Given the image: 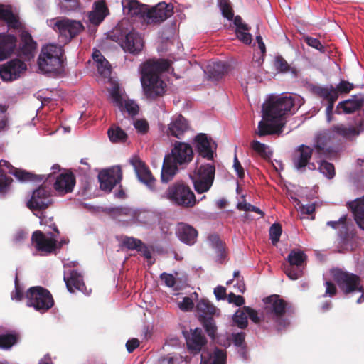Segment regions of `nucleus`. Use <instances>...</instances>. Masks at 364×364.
<instances>
[{
    "label": "nucleus",
    "instance_id": "obj_55",
    "mask_svg": "<svg viewBox=\"0 0 364 364\" xmlns=\"http://www.w3.org/2000/svg\"><path fill=\"white\" fill-rule=\"evenodd\" d=\"M353 88V84L345 80L341 81L336 87H335V89L338 91V95L339 93H348Z\"/></svg>",
    "mask_w": 364,
    "mask_h": 364
},
{
    "label": "nucleus",
    "instance_id": "obj_40",
    "mask_svg": "<svg viewBox=\"0 0 364 364\" xmlns=\"http://www.w3.org/2000/svg\"><path fill=\"white\" fill-rule=\"evenodd\" d=\"M306 259V256L304 252L299 250H293L287 256V260L288 264L302 267Z\"/></svg>",
    "mask_w": 364,
    "mask_h": 364
},
{
    "label": "nucleus",
    "instance_id": "obj_15",
    "mask_svg": "<svg viewBox=\"0 0 364 364\" xmlns=\"http://www.w3.org/2000/svg\"><path fill=\"white\" fill-rule=\"evenodd\" d=\"M190 128L188 122L181 114L173 116L167 126L166 133L168 136L181 138Z\"/></svg>",
    "mask_w": 364,
    "mask_h": 364
},
{
    "label": "nucleus",
    "instance_id": "obj_56",
    "mask_svg": "<svg viewBox=\"0 0 364 364\" xmlns=\"http://www.w3.org/2000/svg\"><path fill=\"white\" fill-rule=\"evenodd\" d=\"M237 208L240 210H244V211H252L257 213L260 214L261 215H263L262 211L259 209L258 208L252 205L250 203H247L246 202H241L237 204Z\"/></svg>",
    "mask_w": 364,
    "mask_h": 364
},
{
    "label": "nucleus",
    "instance_id": "obj_6",
    "mask_svg": "<svg viewBox=\"0 0 364 364\" xmlns=\"http://www.w3.org/2000/svg\"><path fill=\"white\" fill-rule=\"evenodd\" d=\"M47 23L65 41L74 38L84 28L80 21L67 18H53L48 20Z\"/></svg>",
    "mask_w": 364,
    "mask_h": 364
},
{
    "label": "nucleus",
    "instance_id": "obj_25",
    "mask_svg": "<svg viewBox=\"0 0 364 364\" xmlns=\"http://www.w3.org/2000/svg\"><path fill=\"white\" fill-rule=\"evenodd\" d=\"M16 38L9 34H0V61L7 58L16 47Z\"/></svg>",
    "mask_w": 364,
    "mask_h": 364
},
{
    "label": "nucleus",
    "instance_id": "obj_41",
    "mask_svg": "<svg viewBox=\"0 0 364 364\" xmlns=\"http://www.w3.org/2000/svg\"><path fill=\"white\" fill-rule=\"evenodd\" d=\"M109 140L113 143L124 142L127 138V134L119 127H112L107 131Z\"/></svg>",
    "mask_w": 364,
    "mask_h": 364
},
{
    "label": "nucleus",
    "instance_id": "obj_64",
    "mask_svg": "<svg viewBox=\"0 0 364 364\" xmlns=\"http://www.w3.org/2000/svg\"><path fill=\"white\" fill-rule=\"evenodd\" d=\"M139 346V341L136 338L130 339L126 343V348L129 353H132Z\"/></svg>",
    "mask_w": 364,
    "mask_h": 364
},
{
    "label": "nucleus",
    "instance_id": "obj_1",
    "mask_svg": "<svg viewBox=\"0 0 364 364\" xmlns=\"http://www.w3.org/2000/svg\"><path fill=\"white\" fill-rule=\"evenodd\" d=\"M301 104L302 99L298 95L269 96L262 105V120L258 124L256 134L264 136L281 133L285 115L294 112Z\"/></svg>",
    "mask_w": 364,
    "mask_h": 364
},
{
    "label": "nucleus",
    "instance_id": "obj_26",
    "mask_svg": "<svg viewBox=\"0 0 364 364\" xmlns=\"http://www.w3.org/2000/svg\"><path fill=\"white\" fill-rule=\"evenodd\" d=\"M109 11L104 1L94 4V8L89 14V20L94 25L100 24L108 14Z\"/></svg>",
    "mask_w": 364,
    "mask_h": 364
},
{
    "label": "nucleus",
    "instance_id": "obj_53",
    "mask_svg": "<svg viewBox=\"0 0 364 364\" xmlns=\"http://www.w3.org/2000/svg\"><path fill=\"white\" fill-rule=\"evenodd\" d=\"M208 242H210V245L215 249V251L218 255H222L223 252V247L222 242L219 239L218 236L210 235L208 237Z\"/></svg>",
    "mask_w": 364,
    "mask_h": 364
},
{
    "label": "nucleus",
    "instance_id": "obj_19",
    "mask_svg": "<svg viewBox=\"0 0 364 364\" xmlns=\"http://www.w3.org/2000/svg\"><path fill=\"white\" fill-rule=\"evenodd\" d=\"M132 163L134 167L138 178L149 188L152 189L154 187L156 181L151 171L145 164L138 159H133Z\"/></svg>",
    "mask_w": 364,
    "mask_h": 364
},
{
    "label": "nucleus",
    "instance_id": "obj_37",
    "mask_svg": "<svg viewBox=\"0 0 364 364\" xmlns=\"http://www.w3.org/2000/svg\"><path fill=\"white\" fill-rule=\"evenodd\" d=\"M226 353L223 350L215 348L212 354L206 357L205 354L201 355V364H225Z\"/></svg>",
    "mask_w": 364,
    "mask_h": 364
},
{
    "label": "nucleus",
    "instance_id": "obj_32",
    "mask_svg": "<svg viewBox=\"0 0 364 364\" xmlns=\"http://www.w3.org/2000/svg\"><path fill=\"white\" fill-rule=\"evenodd\" d=\"M196 310L198 316L203 320L205 319L206 316L218 314V310L208 300L205 299H202L198 302Z\"/></svg>",
    "mask_w": 364,
    "mask_h": 364
},
{
    "label": "nucleus",
    "instance_id": "obj_47",
    "mask_svg": "<svg viewBox=\"0 0 364 364\" xmlns=\"http://www.w3.org/2000/svg\"><path fill=\"white\" fill-rule=\"evenodd\" d=\"M203 327L208 335L213 339H215L217 336V326L215 322L211 318L203 320Z\"/></svg>",
    "mask_w": 364,
    "mask_h": 364
},
{
    "label": "nucleus",
    "instance_id": "obj_3",
    "mask_svg": "<svg viewBox=\"0 0 364 364\" xmlns=\"http://www.w3.org/2000/svg\"><path fill=\"white\" fill-rule=\"evenodd\" d=\"M192 147L186 143L177 141L170 154H167L163 163L161 180L168 182L176 174L178 165L189 163L193 159Z\"/></svg>",
    "mask_w": 364,
    "mask_h": 364
},
{
    "label": "nucleus",
    "instance_id": "obj_52",
    "mask_svg": "<svg viewBox=\"0 0 364 364\" xmlns=\"http://www.w3.org/2000/svg\"><path fill=\"white\" fill-rule=\"evenodd\" d=\"M220 9L224 17L231 19L233 17V13L229 3L226 0H220L219 2Z\"/></svg>",
    "mask_w": 364,
    "mask_h": 364
},
{
    "label": "nucleus",
    "instance_id": "obj_62",
    "mask_svg": "<svg viewBox=\"0 0 364 364\" xmlns=\"http://www.w3.org/2000/svg\"><path fill=\"white\" fill-rule=\"evenodd\" d=\"M228 299L230 303H234L237 306H242L245 303V300L242 296L235 295L233 293L228 295Z\"/></svg>",
    "mask_w": 364,
    "mask_h": 364
},
{
    "label": "nucleus",
    "instance_id": "obj_12",
    "mask_svg": "<svg viewBox=\"0 0 364 364\" xmlns=\"http://www.w3.org/2000/svg\"><path fill=\"white\" fill-rule=\"evenodd\" d=\"M32 241L36 249L44 254L51 253L57 247L56 235L51 233L43 234L41 231H35Z\"/></svg>",
    "mask_w": 364,
    "mask_h": 364
},
{
    "label": "nucleus",
    "instance_id": "obj_22",
    "mask_svg": "<svg viewBox=\"0 0 364 364\" xmlns=\"http://www.w3.org/2000/svg\"><path fill=\"white\" fill-rule=\"evenodd\" d=\"M176 235L183 242L193 245L196 241L198 232L190 225L179 223L176 226Z\"/></svg>",
    "mask_w": 364,
    "mask_h": 364
},
{
    "label": "nucleus",
    "instance_id": "obj_50",
    "mask_svg": "<svg viewBox=\"0 0 364 364\" xmlns=\"http://www.w3.org/2000/svg\"><path fill=\"white\" fill-rule=\"evenodd\" d=\"M11 174L14 175L18 181L22 182L32 181L34 179V176L32 173L16 168H14Z\"/></svg>",
    "mask_w": 364,
    "mask_h": 364
},
{
    "label": "nucleus",
    "instance_id": "obj_7",
    "mask_svg": "<svg viewBox=\"0 0 364 364\" xmlns=\"http://www.w3.org/2000/svg\"><path fill=\"white\" fill-rule=\"evenodd\" d=\"M215 166L210 164L200 166L190 177L194 188L198 193L207 192L212 186L215 178Z\"/></svg>",
    "mask_w": 364,
    "mask_h": 364
},
{
    "label": "nucleus",
    "instance_id": "obj_36",
    "mask_svg": "<svg viewBox=\"0 0 364 364\" xmlns=\"http://www.w3.org/2000/svg\"><path fill=\"white\" fill-rule=\"evenodd\" d=\"M0 19L6 21L10 28H17L21 26L18 18L6 6L0 5Z\"/></svg>",
    "mask_w": 364,
    "mask_h": 364
},
{
    "label": "nucleus",
    "instance_id": "obj_63",
    "mask_svg": "<svg viewBox=\"0 0 364 364\" xmlns=\"http://www.w3.org/2000/svg\"><path fill=\"white\" fill-rule=\"evenodd\" d=\"M245 311L247 314V316L254 323H258L259 322V318L257 315V313L254 309L248 306H245Z\"/></svg>",
    "mask_w": 364,
    "mask_h": 364
},
{
    "label": "nucleus",
    "instance_id": "obj_28",
    "mask_svg": "<svg viewBox=\"0 0 364 364\" xmlns=\"http://www.w3.org/2000/svg\"><path fill=\"white\" fill-rule=\"evenodd\" d=\"M266 310L276 316H280L285 312V302L277 295L271 296L266 299Z\"/></svg>",
    "mask_w": 364,
    "mask_h": 364
},
{
    "label": "nucleus",
    "instance_id": "obj_9",
    "mask_svg": "<svg viewBox=\"0 0 364 364\" xmlns=\"http://www.w3.org/2000/svg\"><path fill=\"white\" fill-rule=\"evenodd\" d=\"M334 279L346 294L353 291L363 292L360 278L353 274L336 271L334 274Z\"/></svg>",
    "mask_w": 364,
    "mask_h": 364
},
{
    "label": "nucleus",
    "instance_id": "obj_20",
    "mask_svg": "<svg viewBox=\"0 0 364 364\" xmlns=\"http://www.w3.org/2000/svg\"><path fill=\"white\" fill-rule=\"evenodd\" d=\"M75 184L74 176L71 173H61L55 181L54 188L60 195L72 192Z\"/></svg>",
    "mask_w": 364,
    "mask_h": 364
},
{
    "label": "nucleus",
    "instance_id": "obj_42",
    "mask_svg": "<svg viewBox=\"0 0 364 364\" xmlns=\"http://www.w3.org/2000/svg\"><path fill=\"white\" fill-rule=\"evenodd\" d=\"M282 269L287 276L292 280H296L303 275L301 267H296L290 264H283Z\"/></svg>",
    "mask_w": 364,
    "mask_h": 364
},
{
    "label": "nucleus",
    "instance_id": "obj_16",
    "mask_svg": "<svg viewBox=\"0 0 364 364\" xmlns=\"http://www.w3.org/2000/svg\"><path fill=\"white\" fill-rule=\"evenodd\" d=\"M51 203L50 192L45 188H39L34 191L28 206L31 210L46 208Z\"/></svg>",
    "mask_w": 364,
    "mask_h": 364
},
{
    "label": "nucleus",
    "instance_id": "obj_58",
    "mask_svg": "<svg viewBox=\"0 0 364 364\" xmlns=\"http://www.w3.org/2000/svg\"><path fill=\"white\" fill-rule=\"evenodd\" d=\"M275 68L280 72H287L289 69V66L287 62L282 58H277L274 63Z\"/></svg>",
    "mask_w": 364,
    "mask_h": 364
},
{
    "label": "nucleus",
    "instance_id": "obj_10",
    "mask_svg": "<svg viewBox=\"0 0 364 364\" xmlns=\"http://www.w3.org/2000/svg\"><path fill=\"white\" fill-rule=\"evenodd\" d=\"M173 6L160 2L156 6L149 9L147 6L144 21L147 24L160 23L172 15Z\"/></svg>",
    "mask_w": 364,
    "mask_h": 364
},
{
    "label": "nucleus",
    "instance_id": "obj_43",
    "mask_svg": "<svg viewBox=\"0 0 364 364\" xmlns=\"http://www.w3.org/2000/svg\"><path fill=\"white\" fill-rule=\"evenodd\" d=\"M234 323L240 328H245L247 326V314L245 306L238 309L233 316Z\"/></svg>",
    "mask_w": 364,
    "mask_h": 364
},
{
    "label": "nucleus",
    "instance_id": "obj_17",
    "mask_svg": "<svg viewBox=\"0 0 364 364\" xmlns=\"http://www.w3.org/2000/svg\"><path fill=\"white\" fill-rule=\"evenodd\" d=\"M186 338L188 350L194 354L199 353L206 343L202 330L199 328L191 329Z\"/></svg>",
    "mask_w": 364,
    "mask_h": 364
},
{
    "label": "nucleus",
    "instance_id": "obj_54",
    "mask_svg": "<svg viewBox=\"0 0 364 364\" xmlns=\"http://www.w3.org/2000/svg\"><path fill=\"white\" fill-rule=\"evenodd\" d=\"M304 41L311 47L321 51L324 52V47L317 38L309 36L304 37Z\"/></svg>",
    "mask_w": 364,
    "mask_h": 364
},
{
    "label": "nucleus",
    "instance_id": "obj_49",
    "mask_svg": "<svg viewBox=\"0 0 364 364\" xmlns=\"http://www.w3.org/2000/svg\"><path fill=\"white\" fill-rule=\"evenodd\" d=\"M120 110L122 112L126 111L130 115H135L138 113L139 107L134 101L127 97L124 101L123 107Z\"/></svg>",
    "mask_w": 364,
    "mask_h": 364
},
{
    "label": "nucleus",
    "instance_id": "obj_23",
    "mask_svg": "<svg viewBox=\"0 0 364 364\" xmlns=\"http://www.w3.org/2000/svg\"><path fill=\"white\" fill-rule=\"evenodd\" d=\"M312 155V149L308 146L301 145L295 150L293 156V164L297 170L304 168Z\"/></svg>",
    "mask_w": 364,
    "mask_h": 364
},
{
    "label": "nucleus",
    "instance_id": "obj_11",
    "mask_svg": "<svg viewBox=\"0 0 364 364\" xmlns=\"http://www.w3.org/2000/svg\"><path fill=\"white\" fill-rule=\"evenodd\" d=\"M26 68V65L18 59L10 60L0 66V78L5 82L15 80L21 77Z\"/></svg>",
    "mask_w": 364,
    "mask_h": 364
},
{
    "label": "nucleus",
    "instance_id": "obj_59",
    "mask_svg": "<svg viewBox=\"0 0 364 364\" xmlns=\"http://www.w3.org/2000/svg\"><path fill=\"white\" fill-rule=\"evenodd\" d=\"M178 307L182 311H190L193 308V302L192 299L189 297H184L181 302L178 303Z\"/></svg>",
    "mask_w": 364,
    "mask_h": 364
},
{
    "label": "nucleus",
    "instance_id": "obj_24",
    "mask_svg": "<svg viewBox=\"0 0 364 364\" xmlns=\"http://www.w3.org/2000/svg\"><path fill=\"white\" fill-rule=\"evenodd\" d=\"M122 7L124 14L131 16H139L144 20L146 5L140 4L136 0H123Z\"/></svg>",
    "mask_w": 364,
    "mask_h": 364
},
{
    "label": "nucleus",
    "instance_id": "obj_60",
    "mask_svg": "<svg viewBox=\"0 0 364 364\" xmlns=\"http://www.w3.org/2000/svg\"><path fill=\"white\" fill-rule=\"evenodd\" d=\"M160 277L164 284L168 287H173L176 283V279L171 274H167L164 272L161 274Z\"/></svg>",
    "mask_w": 364,
    "mask_h": 364
},
{
    "label": "nucleus",
    "instance_id": "obj_29",
    "mask_svg": "<svg viewBox=\"0 0 364 364\" xmlns=\"http://www.w3.org/2000/svg\"><path fill=\"white\" fill-rule=\"evenodd\" d=\"M14 169V167L11 166V164L5 160H0V172L1 174H0V193H5L11 182V178L6 176L4 173H11L13 172Z\"/></svg>",
    "mask_w": 364,
    "mask_h": 364
},
{
    "label": "nucleus",
    "instance_id": "obj_45",
    "mask_svg": "<svg viewBox=\"0 0 364 364\" xmlns=\"http://www.w3.org/2000/svg\"><path fill=\"white\" fill-rule=\"evenodd\" d=\"M17 342V337L15 334H0V348L9 349Z\"/></svg>",
    "mask_w": 364,
    "mask_h": 364
},
{
    "label": "nucleus",
    "instance_id": "obj_30",
    "mask_svg": "<svg viewBox=\"0 0 364 364\" xmlns=\"http://www.w3.org/2000/svg\"><path fill=\"white\" fill-rule=\"evenodd\" d=\"M336 132L341 136L347 139H351L358 136L364 131V123L363 120L359 121L356 126L346 127L344 125L338 126Z\"/></svg>",
    "mask_w": 364,
    "mask_h": 364
},
{
    "label": "nucleus",
    "instance_id": "obj_13",
    "mask_svg": "<svg viewBox=\"0 0 364 364\" xmlns=\"http://www.w3.org/2000/svg\"><path fill=\"white\" fill-rule=\"evenodd\" d=\"M122 170L119 166L102 171L98 178L100 188L105 191H111L114 186L122 179Z\"/></svg>",
    "mask_w": 364,
    "mask_h": 364
},
{
    "label": "nucleus",
    "instance_id": "obj_2",
    "mask_svg": "<svg viewBox=\"0 0 364 364\" xmlns=\"http://www.w3.org/2000/svg\"><path fill=\"white\" fill-rule=\"evenodd\" d=\"M170 63L166 60H147L141 63L139 68L141 75L140 81L144 95L154 100L164 95L166 84L161 79V73L168 70Z\"/></svg>",
    "mask_w": 364,
    "mask_h": 364
},
{
    "label": "nucleus",
    "instance_id": "obj_38",
    "mask_svg": "<svg viewBox=\"0 0 364 364\" xmlns=\"http://www.w3.org/2000/svg\"><path fill=\"white\" fill-rule=\"evenodd\" d=\"M314 92L318 96L329 102H335L338 99V91L332 85L315 87Z\"/></svg>",
    "mask_w": 364,
    "mask_h": 364
},
{
    "label": "nucleus",
    "instance_id": "obj_61",
    "mask_svg": "<svg viewBox=\"0 0 364 364\" xmlns=\"http://www.w3.org/2000/svg\"><path fill=\"white\" fill-rule=\"evenodd\" d=\"M134 125L136 130L140 133H146L149 129V124L146 120L138 119L134 122Z\"/></svg>",
    "mask_w": 364,
    "mask_h": 364
},
{
    "label": "nucleus",
    "instance_id": "obj_31",
    "mask_svg": "<svg viewBox=\"0 0 364 364\" xmlns=\"http://www.w3.org/2000/svg\"><path fill=\"white\" fill-rule=\"evenodd\" d=\"M92 58L97 64L99 73L105 77H109L111 74V66L101 53L95 50L92 53Z\"/></svg>",
    "mask_w": 364,
    "mask_h": 364
},
{
    "label": "nucleus",
    "instance_id": "obj_27",
    "mask_svg": "<svg viewBox=\"0 0 364 364\" xmlns=\"http://www.w3.org/2000/svg\"><path fill=\"white\" fill-rule=\"evenodd\" d=\"M349 207L353 213L357 225L364 230V197L350 202Z\"/></svg>",
    "mask_w": 364,
    "mask_h": 364
},
{
    "label": "nucleus",
    "instance_id": "obj_44",
    "mask_svg": "<svg viewBox=\"0 0 364 364\" xmlns=\"http://www.w3.org/2000/svg\"><path fill=\"white\" fill-rule=\"evenodd\" d=\"M250 147L262 157L267 158L271 155V151L269 146L264 144L260 143L258 141H252V142L250 144Z\"/></svg>",
    "mask_w": 364,
    "mask_h": 364
},
{
    "label": "nucleus",
    "instance_id": "obj_5",
    "mask_svg": "<svg viewBox=\"0 0 364 364\" xmlns=\"http://www.w3.org/2000/svg\"><path fill=\"white\" fill-rule=\"evenodd\" d=\"M61 57L62 48L60 46L49 44L43 47L38 59L39 70L45 73L59 71L63 63Z\"/></svg>",
    "mask_w": 364,
    "mask_h": 364
},
{
    "label": "nucleus",
    "instance_id": "obj_34",
    "mask_svg": "<svg viewBox=\"0 0 364 364\" xmlns=\"http://www.w3.org/2000/svg\"><path fill=\"white\" fill-rule=\"evenodd\" d=\"M363 100L358 96H354L351 99L341 102L337 105V109H342L346 114H350L358 109L363 105Z\"/></svg>",
    "mask_w": 364,
    "mask_h": 364
},
{
    "label": "nucleus",
    "instance_id": "obj_51",
    "mask_svg": "<svg viewBox=\"0 0 364 364\" xmlns=\"http://www.w3.org/2000/svg\"><path fill=\"white\" fill-rule=\"evenodd\" d=\"M282 234V228L279 224H274L269 229V237L272 242L275 245L279 240Z\"/></svg>",
    "mask_w": 364,
    "mask_h": 364
},
{
    "label": "nucleus",
    "instance_id": "obj_57",
    "mask_svg": "<svg viewBox=\"0 0 364 364\" xmlns=\"http://www.w3.org/2000/svg\"><path fill=\"white\" fill-rule=\"evenodd\" d=\"M124 244L126 247L129 249H138L139 248L142 243L141 242L133 237H127L124 240Z\"/></svg>",
    "mask_w": 364,
    "mask_h": 364
},
{
    "label": "nucleus",
    "instance_id": "obj_39",
    "mask_svg": "<svg viewBox=\"0 0 364 364\" xmlns=\"http://www.w3.org/2000/svg\"><path fill=\"white\" fill-rule=\"evenodd\" d=\"M21 37L22 52L29 58L31 56H33L32 53L36 48V43L33 41L31 36L26 31H23Z\"/></svg>",
    "mask_w": 364,
    "mask_h": 364
},
{
    "label": "nucleus",
    "instance_id": "obj_33",
    "mask_svg": "<svg viewBox=\"0 0 364 364\" xmlns=\"http://www.w3.org/2000/svg\"><path fill=\"white\" fill-rule=\"evenodd\" d=\"M234 23L236 26V35L240 41L246 44L252 42V36L248 33L249 28L243 23L240 16H236L234 19Z\"/></svg>",
    "mask_w": 364,
    "mask_h": 364
},
{
    "label": "nucleus",
    "instance_id": "obj_46",
    "mask_svg": "<svg viewBox=\"0 0 364 364\" xmlns=\"http://www.w3.org/2000/svg\"><path fill=\"white\" fill-rule=\"evenodd\" d=\"M319 171L328 178H333L335 176V168L332 164L325 161H321L318 166Z\"/></svg>",
    "mask_w": 364,
    "mask_h": 364
},
{
    "label": "nucleus",
    "instance_id": "obj_8",
    "mask_svg": "<svg viewBox=\"0 0 364 364\" xmlns=\"http://www.w3.org/2000/svg\"><path fill=\"white\" fill-rule=\"evenodd\" d=\"M27 305L33 306L36 310L46 311L50 309L54 304L50 293L41 287L29 289L26 293Z\"/></svg>",
    "mask_w": 364,
    "mask_h": 364
},
{
    "label": "nucleus",
    "instance_id": "obj_4",
    "mask_svg": "<svg viewBox=\"0 0 364 364\" xmlns=\"http://www.w3.org/2000/svg\"><path fill=\"white\" fill-rule=\"evenodd\" d=\"M164 197L173 204L183 208H192L197 203L194 193L183 181H178L170 186L165 192Z\"/></svg>",
    "mask_w": 364,
    "mask_h": 364
},
{
    "label": "nucleus",
    "instance_id": "obj_21",
    "mask_svg": "<svg viewBox=\"0 0 364 364\" xmlns=\"http://www.w3.org/2000/svg\"><path fill=\"white\" fill-rule=\"evenodd\" d=\"M64 281L66 284L67 289L70 292H74L77 289L87 294H89V291H87V289L85 287L82 276L77 272L71 271L69 274H65Z\"/></svg>",
    "mask_w": 364,
    "mask_h": 364
},
{
    "label": "nucleus",
    "instance_id": "obj_35",
    "mask_svg": "<svg viewBox=\"0 0 364 364\" xmlns=\"http://www.w3.org/2000/svg\"><path fill=\"white\" fill-rule=\"evenodd\" d=\"M109 92L110 100L114 105L119 109H122L124 101L127 98V96L118 84L112 83V87L109 89Z\"/></svg>",
    "mask_w": 364,
    "mask_h": 364
},
{
    "label": "nucleus",
    "instance_id": "obj_18",
    "mask_svg": "<svg viewBox=\"0 0 364 364\" xmlns=\"http://www.w3.org/2000/svg\"><path fill=\"white\" fill-rule=\"evenodd\" d=\"M196 147L200 155L208 159L213 158L215 145L211 140L208 139L205 134H200L195 138Z\"/></svg>",
    "mask_w": 364,
    "mask_h": 364
},
{
    "label": "nucleus",
    "instance_id": "obj_48",
    "mask_svg": "<svg viewBox=\"0 0 364 364\" xmlns=\"http://www.w3.org/2000/svg\"><path fill=\"white\" fill-rule=\"evenodd\" d=\"M225 64L222 63H214L213 66H208V72L210 74V77L214 79L220 77L225 73Z\"/></svg>",
    "mask_w": 364,
    "mask_h": 364
},
{
    "label": "nucleus",
    "instance_id": "obj_14",
    "mask_svg": "<svg viewBox=\"0 0 364 364\" xmlns=\"http://www.w3.org/2000/svg\"><path fill=\"white\" fill-rule=\"evenodd\" d=\"M119 44L124 50L130 53H137L142 50L144 41L138 33L132 31L121 39Z\"/></svg>",
    "mask_w": 364,
    "mask_h": 364
}]
</instances>
